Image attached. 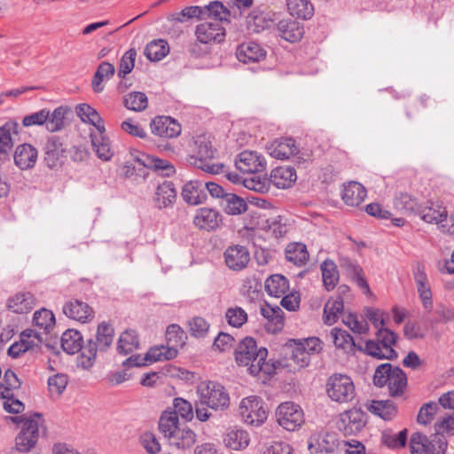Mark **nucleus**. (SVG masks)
Segmentation results:
<instances>
[{
    "instance_id": "f257e3e1",
    "label": "nucleus",
    "mask_w": 454,
    "mask_h": 454,
    "mask_svg": "<svg viewBox=\"0 0 454 454\" xmlns=\"http://www.w3.org/2000/svg\"><path fill=\"white\" fill-rule=\"evenodd\" d=\"M268 350L265 348H258L256 341L247 337L237 346L235 359L239 365L247 366L248 372L253 376L260 373L273 375L280 364L266 361Z\"/></svg>"
},
{
    "instance_id": "f03ea898",
    "label": "nucleus",
    "mask_w": 454,
    "mask_h": 454,
    "mask_svg": "<svg viewBox=\"0 0 454 454\" xmlns=\"http://www.w3.org/2000/svg\"><path fill=\"white\" fill-rule=\"evenodd\" d=\"M159 430L168 443L178 449L191 448L196 442V434L185 424H181L175 412L165 411L159 420Z\"/></svg>"
},
{
    "instance_id": "7ed1b4c3",
    "label": "nucleus",
    "mask_w": 454,
    "mask_h": 454,
    "mask_svg": "<svg viewBox=\"0 0 454 454\" xmlns=\"http://www.w3.org/2000/svg\"><path fill=\"white\" fill-rule=\"evenodd\" d=\"M114 330L112 325L101 322L98 325L95 340H90L77 357V364L82 369L90 368L95 362L98 350L106 351L113 343Z\"/></svg>"
},
{
    "instance_id": "20e7f679",
    "label": "nucleus",
    "mask_w": 454,
    "mask_h": 454,
    "mask_svg": "<svg viewBox=\"0 0 454 454\" xmlns=\"http://www.w3.org/2000/svg\"><path fill=\"white\" fill-rule=\"evenodd\" d=\"M14 423H22L21 430L15 439L17 450L28 452L34 448L39 438V427L43 426V419L39 413L31 416L12 417Z\"/></svg>"
},
{
    "instance_id": "39448f33",
    "label": "nucleus",
    "mask_w": 454,
    "mask_h": 454,
    "mask_svg": "<svg viewBox=\"0 0 454 454\" xmlns=\"http://www.w3.org/2000/svg\"><path fill=\"white\" fill-rule=\"evenodd\" d=\"M396 340L397 336L393 331L380 327L376 333V340H366L364 347L359 349L378 359L392 360L397 357V353L394 349Z\"/></svg>"
},
{
    "instance_id": "423d86ee",
    "label": "nucleus",
    "mask_w": 454,
    "mask_h": 454,
    "mask_svg": "<svg viewBox=\"0 0 454 454\" xmlns=\"http://www.w3.org/2000/svg\"><path fill=\"white\" fill-rule=\"evenodd\" d=\"M200 405L213 410H223L229 406L230 397L224 387L215 381H202L197 387Z\"/></svg>"
},
{
    "instance_id": "0eeeda50",
    "label": "nucleus",
    "mask_w": 454,
    "mask_h": 454,
    "mask_svg": "<svg viewBox=\"0 0 454 454\" xmlns=\"http://www.w3.org/2000/svg\"><path fill=\"white\" fill-rule=\"evenodd\" d=\"M291 350V360L296 369L308 366L310 363V356L318 354L323 349V342L317 337H310L304 340H293L288 344Z\"/></svg>"
},
{
    "instance_id": "6e6552de",
    "label": "nucleus",
    "mask_w": 454,
    "mask_h": 454,
    "mask_svg": "<svg viewBox=\"0 0 454 454\" xmlns=\"http://www.w3.org/2000/svg\"><path fill=\"white\" fill-rule=\"evenodd\" d=\"M215 156V150L208 137L198 136L194 138V161L197 168L210 174H219L223 171L224 166L219 163H209Z\"/></svg>"
},
{
    "instance_id": "1a4fd4ad",
    "label": "nucleus",
    "mask_w": 454,
    "mask_h": 454,
    "mask_svg": "<svg viewBox=\"0 0 454 454\" xmlns=\"http://www.w3.org/2000/svg\"><path fill=\"white\" fill-rule=\"evenodd\" d=\"M325 390L328 397L339 403H348L356 396L353 380L346 374L335 373L330 376Z\"/></svg>"
},
{
    "instance_id": "9d476101",
    "label": "nucleus",
    "mask_w": 454,
    "mask_h": 454,
    "mask_svg": "<svg viewBox=\"0 0 454 454\" xmlns=\"http://www.w3.org/2000/svg\"><path fill=\"white\" fill-rule=\"evenodd\" d=\"M239 414L245 424L260 427L268 418L263 400L257 395L243 398L239 405Z\"/></svg>"
},
{
    "instance_id": "9b49d317",
    "label": "nucleus",
    "mask_w": 454,
    "mask_h": 454,
    "mask_svg": "<svg viewBox=\"0 0 454 454\" xmlns=\"http://www.w3.org/2000/svg\"><path fill=\"white\" fill-rule=\"evenodd\" d=\"M447 447V440L434 434L427 437L421 433H414L410 440L411 454H445Z\"/></svg>"
},
{
    "instance_id": "f8f14e48",
    "label": "nucleus",
    "mask_w": 454,
    "mask_h": 454,
    "mask_svg": "<svg viewBox=\"0 0 454 454\" xmlns=\"http://www.w3.org/2000/svg\"><path fill=\"white\" fill-rule=\"evenodd\" d=\"M275 417L282 428L291 432L301 428L305 422L302 409L294 402L281 403L276 409Z\"/></svg>"
},
{
    "instance_id": "ddd939ff",
    "label": "nucleus",
    "mask_w": 454,
    "mask_h": 454,
    "mask_svg": "<svg viewBox=\"0 0 454 454\" xmlns=\"http://www.w3.org/2000/svg\"><path fill=\"white\" fill-rule=\"evenodd\" d=\"M177 356L175 348H169L165 345L152 347L144 357L140 356H132L123 362L124 366H142L146 363H156L166 360H171Z\"/></svg>"
},
{
    "instance_id": "4468645a",
    "label": "nucleus",
    "mask_w": 454,
    "mask_h": 454,
    "mask_svg": "<svg viewBox=\"0 0 454 454\" xmlns=\"http://www.w3.org/2000/svg\"><path fill=\"white\" fill-rule=\"evenodd\" d=\"M194 35L201 44L220 43L225 38V28L217 21H202L195 27Z\"/></svg>"
},
{
    "instance_id": "2eb2a0df",
    "label": "nucleus",
    "mask_w": 454,
    "mask_h": 454,
    "mask_svg": "<svg viewBox=\"0 0 454 454\" xmlns=\"http://www.w3.org/2000/svg\"><path fill=\"white\" fill-rule=\"evenodd\" d=\"M62 311L68 318L82 324L90 323L95 317L93 308L79 299H71L66 301Z\"/></svg>"
},
{
    "instance_id": "dca6fc26",
    "label": "nucleus",
    "mask_w": 454,
    "mask_h": 454,
    "mask_svg": "<svg viewBox=\"0 0 454 454\" xmlns=\"http://www.w3.org/2000/svg\"><path fill=\"white\" fill-rule=\"evenodd\" d=\"M250 443L249 432L239 427H229L223 434V444L230 451H244Z\"/></svg>"
},
{
    "instance_id": "f3484780",
    "label": "nucleus",
    "mask_w": 454,
    "mask_h": 454,
    "mask_svg": "<svg viewBox=\"0 0 454 454\" xmlns=\"http://www.w3.org/2000/svg\"><path fill=\"white\" fill-rule=\"evenodd\" d=\"M365 426L364 413L358 409L348 410L340 415L337 427L345 435H353Z\"/></svg>"
},
{
    "instance_id": "a211bd4d",
    "label": "nucleus",
    "mask_w": 454,
    "mask_h": 454,
    "mask_svg": "<svg viewBox=\"0 0 454 454\" xmlns=\"http://www.w3.org/2000/svg\"><path fill=\"white\" fill-rule=\"evenodd\" d=\"M192 223L199 230L212 231L221 225L222 216L217 210L204 207L196 210Z\"/></svg>"
},
{
    "instance_id": "6ab92c4d",
    "label": "nucleus",
    "mask_w": 454,
    "mask_h": 454,
    "mask_svg": "<svg viewBox=\"0 0 454 454\" xmlns=\"http://www.w3.org/2000/svg\"><path fill=\"white\" fill-rule=\"evenodd\" d=\"M152 133L160 137L175 138L182 132V127L169 116H157L151 121Z\"/></svg>"
},
{
    "instance_id": "aec40b11",
    "label": "nucleus",
    "mask_w": 454,
    "mask_h": 454,
    "mask_svg": "<svg viewBox=\"0 0 454 454\" xmlns=\"http://www.w3.org/2000/svg\"><path fill=\"white\" fill-rule=\"evenodd\" d=\"M223 257L226 266L235 271L245 269L250 261L248 249L239 245L227 247L223 253Z\"/></svg>"
},
{
    "instance_id": "412c9836",
    "label": "nucleus",
    "mask_w": 454,
    "mask_h": 454,
    "mask_svg": "<svg viewBox=\"0 0 454 454\" xmlns=\"http://www.w3.org/2000/svg\"><path fill=\"white\" fill-rule=\"evenodd\" d=\"M19 124L10 120L0 126V153L9 155L19 142Z\"/></svg>"
},
{
    "instance_id": "4be33fe9",
    "label": "nucleus",
    "mask_w": 454,
    "mask_h": 454,
    "mask_svg": "<svg viewBox=\"0 0 454 454\" xmlns=\"http://www.w3.org/2000/svg\"><path fill=\"white\" fill-rule=\"evenodd\" d=\"M338 446V441L333 434L315 433L309 440V450L311 454L332 453Z\"/></svg>"
},
{
    "instance_id": "5701e85b",
    "label": "nucleus",
    "mask_w": 454,
    "mask_h": 454,
    "mask_svg": "<svg viewBox=\"0 0 454 454\" xmlns=\"http://www.w3.org/2000/svg\"><path fill=\"white\" fill-rule=\"evenodd\" d=\"M414 280L418 294L426 309L430 311L433 308L432 291L425 267L418 264L414 270Z\"/></svg>"
},
{
    "instance_id": "b1692460",
    "label": "nucleus",
    "mask_w": 454,
    "mask_h": 454,
    "mask_svg": "<svg viewBox=\"0 0 454 454\" xmlns=\"http://www.w3.org/2000/svg\"><path fill=\"white\" fill-rule=\"evenodd\" d=\"M266 53L261 44L253 41L242 43L236 51L237 59L245 64L260 62L266 58Z\"/></svg>"
},
{
    "instance_id": "393cba45",
    "label": "nucleus",
    "mask_w": 454,
    "mask_h": 454,
    "mask_svg": "<svg viewBox=\"0 0 454 454\" xmlns=\"http://www.w3.org/2000/svg\"><path fill=\"white\" fill-rule=\"evenodd\" d=\"M235 164L242 173H255L263 168L264 160L255 152L244 151L239 154Z\"/></svg>"
},
{
    "instance_id": "a878e982",
    "label": "nucleus",
    "mask_w": 454,
    "mask_h": 454,
    "mask_svg": "<svg viewBox=\"0 0 454 454\" xmlns=\"http://www.w3.org/2000/svg\"><path fill=\"white\" fill-rule=\"evenodd\" d=\"M42 342L40 334L34 330L27 329L22 332L20 340L11 345L8 355L12 357H18L21 353L37 346Z\"/></svg>"
},
{
    "instance_id": "bb28decb",
    "label": "nucleus",
    "mask_w": 454,
    "mask_h": 454,
    "mask_svg": "<svg viewBox=\"0 0 454 454\" xmlns=\"http://www.w3.org/2000/svg\"><path fill=\"white\" fill-rule=\"evenodd\" d=\"M268 153L275 159L286 160L297 153V146L292 138H280L270 142L266 146Z\"/></svg>"
},
{
    "instance_id": "cd10ccee",
    "label": "nucleus",
    "mask_w": 454,
    "mask_h": 454,
    "mask_svg": "<svg viewBox=\"0 0 454 454\" xmlns=\"http://www.w3.org/2000/svg\"><path fill=\"white\" fill-rule=\"evenodd\" d=\"M297 180L296 171L293 167L283 166L274 168L270 176V183L278 189L290 188Z\"/></svg>"
},
{
    "instance_id": "c85d7f7f",
    "label": "nucleus",
    "mask_w": 454,
    "mask_h": 454,
    "mask_svg": "<svg viewBox=\"0 0 454 454\" xmlns=\"http://www.w3.org/2000/svg\"><path fill=\"white\" fill-rule=\"evenodd\" d=\"M37 150L29 144H22L17 146L13 159L17 167L20 169L32 168L37 160Z\"/></svg>"
},
{
    "instance_id": "c756f323",
    "label": "nucleus",
    "mask_w": 454,
    "mask_h": 454,
    "mask_svg": "<svg viewBox=\"0 0 454 454\" xmlns=\"http://www.w3.org/2000/svg\"><path fill=\"white\" fill-rule=\"evenodd\" d=\"M277 28L279 35L286 41L295 43L300 41L304 34V27L296 20L286 19L280 20Z\"/></svg>"
},
{
    "instance_id": "7c9ffc66",
    "label": "nucleus",
    "mask_w": 454,
    "mask_h": 454,
    "mask_svg": "<svg viewBox=\"0 0 454 454\" xmlns=\"http://www.w3.org/2000/svg\"><path fill=\"white\" fill-rule=\"evenodd\" d=\"M75 114L80 120L95 127L98 133H105V124L98 111L88 104H79L75 106Z\"/></svg>"
},
{
    "instance_id": "2f4dec72",
    "label": "nucleus",
    "mask_w": 454,
    "mask_h": 454,
    "mask_svg": "<svg viewBox=\"0 0 454 454\" xmlns=\"http://www.w3.org/2000/svg\"><path fill=\"white\" fill-rule=\"evenodd\" d=\"M366 194V190L361 184L352 181L344 184L342 200L348 206L357 207L364 200Z\"/></svg>"
},
{
    "instance_id": "473e14b6",
    "label": "nucleus",
    "mask_w": 454,
    "mask_h": 454,
    "mask_svg": "<svg viewBox=\"0 0 454 454\" xmlns=\"http://www.w3.org/2000/svg\"><path fill=\"white\" fill-rule=\"evenodd\" d=\"M7 306L14 313H27L35 306V298L29 292L18 293L8 300Z\"/></svg>"
},
{
    "instance_id": "72a5a7b5",
    "label": "nucleus",
    "mask_w": 454,
    "mask_h": 454,
    "mask_svg": "<svg viewBox=\"0 0 454 454\" xmlns=\"http://www.w3.org/2000/svg\"><path fill=\"white\" fill-rule=\"evenodd\" d=\"M288 13L298 20H309L315 13L314 4L310 0H286Z\"/></svg>"
},
{
    "instance_id": "f704fd0d",
    "label": "nucleus",
    "mask_w": 454,
    "mask_h": 454,
    "mask_svg": "<svg viewBox=\"0 0 454 454\" xmlns=\"http://www.w3.org/2000/svg\"><path fill=\"white\" fill-rule=\"evenodd\" d=\"M176 198V191L171 182H163L159 184L153 198L157 207L163 208L171 206Z\"/></svg>"
},
{
    "instance_id": "c9c22d12",
    "label": "nucleus",
    "mask_w": 454,
    "mask_h": 454,
    "mask_svg": "<svg viewBox=\"0 0 454 454\" xmlns=\"http://www.w3.org/2000/svg\"><path fill=\"white\" fill-rule=\"evenodd\" d=\"M330 338L337 349L345 354H353L356 348V343L352 336L345 330L333 328L330 332Z\"/></svg>"
},
{
    "instance_id": "e433bc0d",
    "label": "nucleus",
    "mask_w": 454,
    "mask_h": 454,
    "mask_svg": "<svg viewBox=\"0 0 454 454\" xmlns=\"http://www.w3.org/2000/svg\"><path fill=\"white\" fill-rule=\"evenodd\" d=\"M141 165L161 171L165 176H171L175 173L174 166L167 160L160 159L155 156L141 154L136 158Z\"/></svg>"
},
{
    "instance_id": "4c0bfd02",
    "label": "nucleus",
    "mask_w": 454,
    "mask_h": 454,
    "mask_svg": "<svg viewBox=\"0 0 454 454\" xmlns=\"http://www.w3.org/2000/svg\"><path fill=\"white\" fill-rule=\"evenodd\" d=\"M182 197L185 202L194 206L203 203L207 199L201 184L198 181H190L185 184L182 190Z\"/></svg>"
},
{
    "instance_id": "58836bf2",
    "label": "nucleus",
    "mask_w": 454,
    "mask_h": 454,
    "mask_svg": "<svg viewBox=\"0 0 454 454\" xmlns=\"http://www.w3.org/2000/svg\"><path fill=\"white\" fill-rule=\"evenodd\" d=\"M265 290L270 296L282 297L289 290V281L281 274L271 275L265 281Z\"/></svg>"
},
{
    "instance_id": "ea45409f",
    "label": "nucleus",
    "mask_w": 454,
    "mask_h": 454,
    "mask_svg": "<svg viewBox=\"0 0 454 454\" xmlns=\"http://www.w3.org/2000/svg\"><path fill=\"white\" fill-rule=\"evenodd\" d=\"M261 314L269 320L266 325V328L269 332L276 333L283 328L284 317L280 308H272L269 305H265L261 308Z\"/></svg>"
},
{
    "instance_id": "a19ab883",
    "label": "nucleus",
    "mask_w": 454,
    "mask_h": 454,
    "mask_svg": "<svg viewBox=\"0 0 454 454\" xmlns=\"http://www.w3.org/2000/svg\"><path fill=\"white\" fill-rule=\"evenodd\" d=\"M60 343L63 350L67 354H75L78 351L82 353V336L73 329H68L61 336Z\"/></svg>"
},
{
    "instance_id": "79ce46f5",
    "label": "nucleus",
    "mask_w": 454,
    "mask_h": 454,
    "mask_svg": "<svg viewBox=\"0 0 454 454\" xmlns=\"http://www.w3.org/2000/svg\"><path fill=\"white\" fill-rule=\"evenodd\" d=\"M44 149V160L46 161L47 165L50 168L56 167L65 152L63 145L57 137H52L47 140Z\"/></svg>"
},
{
    "instance_id": "37998d69",
    "label": "nucleus",
    "mask_w": 454,
    "mask_h": 454,
    "mask_svg": "<svg viewBox=\"0 0 454 454\" xmlns=\"http://www.w3.org/2000/svg\"><path fill=\"white\" fill-rule=\"evenodd\" d=\"M230 16V10L220 1H212L204 5V19H213V21L222 24L223 21H229Z\"/></svg>"
},
{
    "instance_id": "c03bdc74",
    "label": "nucleus",
    "mask_w": 454,
    "mask_h": 454,
    "mask_svg": "<svg viewBox=\"0 0 454 454\" xmlns=\"http://www.w3.org/2000/svg\"><path fill=\"white\" fill-rule=\"evenodd\" d=\"M286 259L295 265L302 266L309 261L307 247L302 243H290L286 248Z\"/></svg>"
},
{
    "instance_id": "a18cd8bd",
    "label": "nucleus",
    "mask_w": 454,
    "mask_h": 454,
    "mask_svg": "<svg viewBox=\"0 0 454 454\" xmlns=\"http://www.w3.org/2000/svg\"><path fill=\"white\" fill-rule=\"evenodd\" d=\"M343 311L341 297L329 299L325 304L323 320L325 325H332L338 320L339 315Z\"/></svg>"
},
{
    "instance_id": "49530a36",
    "label": "nucleus",
    "mask_w": 454,
    "mask_h": 454,
    "mask_svg": "<svg viewBox=\"0 0 454 454\" xmlns=\"http://www.w3.org/2000/svg\"><path fill=\"white\" fill-rule=\"evenodd\" d=\"M90 137L97 156L104 161L110 160L114 155V152L111 147L110 140L105 136V133H99L98 137L96 135H91Z\"/></svg>"
},
{
    "instance_id": "de8ad7c7",
    "label": "nucleus",
    "mask_w": 454,
    "mask_h": 454,
    "mask_svg": "<svg viewBox=\"0 0 454 454\" xmlns=\"http://www.w3.org/2000/svg\"><path fill=\"white\" fill-rule=\"evenodd\" d=\"M367 409L372 413L380 417L384 420L392 419L397 411L396 407L391 401H372L370 404L367 405Z\"/></svg>"
},
{
    "instance_id": "09e8293b",
    "label": "nucleus",
    "mask_w": 454,
    "mask_h": 454,
    "mask_svg": "<svg viewBox=\"0 0 454 454\" xmlns=\"http://www.w3.org/2000/svg\"><path fill=\"white\" fill-rule=\"evenodd\" d=\"M115 72V67L113 64L104 61L97 68V71L92 79V88L95 92H101L104 90L103 82L109 80Z\"/></svg>"
},
{
    "instance_id": "8fccbe9b",
    "label": "nucleus",
    "mask_w": 454,
    "mask_h": 454,
    "mask_svg": "<svg viewBox=\"0 0 454 454\" xmlns=\"http://www.w3.org/2000/svg\"><path fill=\"white\" fill-rule=\"evenodd\" d=\"M387 386L391 395H401L407 386V377L404 372L399 367H393Z\"/></svg>"
},
{
    "instance_id": "3c124183",
    "label": "nucleus",
    "mask_w": 454,
    "mask_h": 454,
    "mask_svg": "<svg viewBox=\"0 0 454 454\" xmlns=\"http://www.w3.org/2000/svg\"><path fill=\"white\" fill-rule=\"evenodd\" d=\"M223 207L230 215H240L247 211V202L234 193H227L223 200Z\"/></svg>"
},
{
    "instance_id": "603ef678",
    "label": "nucleus",
    "mask_w": 454,
    "mask_h": 454,
    "mask_svg": "<svg viewBox=\"0 0 454 454\" xmlns=\"http://www.w3.org/2000/svg\"><path fill=\"white\" fill-rule=\"evenodd\" d=\"M447 208L442 205H432L419 208V215L421 219L431 224L442 223V218L446 216Z\"/></svg>"
},
{
    "instance_id": "864d4df0",
    "label": "nucleus",
    "mask_w": 454,
    "mask_h": 454,
    "mask_svg": "<svg viewBox=\"0 0 454 454\" xmlns=\"http://www.w3.org/2000/svg\"><path fill=\"white\" fill-rule=\"evenodd\" d=\"M137 334L133 330L123 332L118 340L117 350L120 354L127 355L138 348Z\"/></svg>"
},
{
    "instance_id": "5fc2aeb1",
    "label": "nucleus",
    "mask_w": 454,
    "mask_h": 454,
    "mask_svg": "<svg viewBox=\"0 0 454 454\" xmlns=\"http://www.w3.org/2000/svg\"><path fill=\"white\" fill-rule=\"evenodd\" d=\"M33 324L36 328L47 333L55 325V317L51 310L41 309L34 313Z\"/></svg>"
},
{
    "instance_id": "6e6d98bb",
    "label": "nucleus",
    "mask_w": 454,
    "mask_h": 454,
    "mask_svg": "<svg viewBox=\"0 0 454 454\" xmlns=\"http://www.w3.org/2000/svg\"><path fill=\"white\" fill-rule=\"evenodd\" d=\"M169 51L168 44L164 40H155L148 43L145 49V55L151 61L162 59Z\"/></svg>"
},
{
    "instance_id": "4d7b16f0",
    "label": "nucleus",
    "mask_w": 454,
    "mask_h": 454,
    "mask_svg": "<svg viewBox=\"0 0 454 454\" xmlns=\"http://www.w3.org/2000/svg\"><path fill=\"white\" fill-rule=\"evenodd\" d=\"M322 278L325 287L333 290L339 281V272L333 261H325L321 264Z\"/></svg>"
},
{
    "instance_id": "13d9d810",
    "label": "nucleus",
    "mask_w": 454,
    "mask_h": 454,
    "mask_svg": "<svg viewBox=\"0 0 454 454\" xmlns=\"http://www.w3.org/2000/svg\"><path fill=\"white\" fill-rule=\"evenodd\" d=\"M394 206L398 211L403 214H419L420 208L416 199L412 198L408 193H400L396 195L394 200Z\"/></svg>"
},
{
    "instance_id": "bf43d9fd",
    "label": "nucleus",
    "mask_w": 454,
    "mask_h": 454,
    "mask_svg": "<svg viewBox=\"0 0 454 454\" xmlns=\"http://www.w3.org/2000/svg\"><path fill=\"white\" fill-rule=\"evenodd\" d=\"M185 333L178 325H170L166 331V340L168 347L175 348L178 352V348H182L185 343Z\"/></svg>"
},
{
    "instance_id": "052dcab7",
    "label": "nucleus",
    "mask_w": 454,
    "mask_h": 454,
    "mask_svg": "<svg viewBox=\"0 0 454 454\" xmlns=\"http://www.w3.org/2000/svg\"><path fill=\"white\" fill-rule=\"evenodd\" d=\"M343 324L348 326L353 333L363 334L369 331L367 320L362 316L354 313H348L343 316Z\"/></svg>"
},
{
    "instance_id": "680f3d73",
    "label": "nucleus",
    "mask_w": 454,
    "mask_h": 454,
    "mask_svg": "<svg viewBox=\"0 0 454 454\" xmlns=\"http://www.w3.org/2000/svg\"><path fill=\"white\" fill-rule=\"evenodd\" d=\"M67 114V108L59 106L50 113V118L47 120L46 129L50 132H56L64 128L65 119Z\"/></svg>"
},
{
    "instance_id": "e2e57ef3",
    "label": "nucleus",
    "mask_w": 454,
    "mask_h": 454,
    "mask_svg": "<svg viewBox=\"0 0 454 454\" xmlns=\"http://www.w3.org/2000/svg\"><path fill=\"white\" fill-rule=\"evenodd\" d=\"M224 317L226 322L234 328H239L247 321V313L241 307L234 306L228 308Z\"/></svg>"
},
{
    "instance_id": "0e129e2a",
    "label": "nucleus",
    "mask_w": 454,
    "mask_h": 454,
    "mask_svg": "<svg viewBox=\"0 0 454 454\" xmlns=\"http://www.w3.org/2000/svg\"><path fill=\"white\" fill-rule=\"evenodd\" d=\"M407 439V430L403 429L398 433L393 431H384L381 441L388 448L398 449L405 445Z\"/></svg>"
},
{
    "instance_id": "69168bd1",
    "label": "nucleus",
    "mask_w": 454,
    "mask_h": 454,
    "mask_svg": "<svg viewBox=\"0 0 454 454\" xmlns=\"http://www.w3.org/2000/svg\"><path fill=\"white\" fill-rule=\"evenodd\" d=\"M148 99L145 93L135 91L128 94L124 98V106L132 111L141 112L147 107Z\"/></svg>"
},
{
    "instance_id": "338daca9",
    "label": "nucleus",
    "mask_w": 454,
    "mask_h": 454,
    "mask_svg": "<svg viewBox=\"0 0 454 454\" xmlns=\"http://www.w3.org/2000/svg\"><path fill=\"white\" fill-rule=\"evenodd\" d=\"M137 57V51L135 49H129L121 57L119 64L118 76L120 78H125L135 67V59Z\"/></svg>"
},
{
    "instance_id": "774afa93",
    "label": "nucleus",
    "mask_w": 454,
    "mask_h": 454,
    "mask_svg": "<svg viewBox=\"0 0 454 454\" xmlns=\"http://www.w3.org/2000/svg\"><path fill=\"white\" fill-rule=\"evenodd\" d=\"M434 434L442 437L444 434L454 435V414L439 419L434 424Z\"/></svg>"
}]
</instances>
